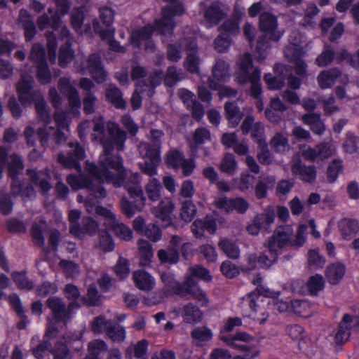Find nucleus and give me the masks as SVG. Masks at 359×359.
Here are the masks:
<instances>
[{
  "label": "nucleus",
  "mask_w": 359,
  "mask_h": 359,
  "mask_svg": "<svg viewBox=\"0 0 359 359\" xmlns=\"http://www.w3.org/2000/svg\"><path fill=\"white\" fill-rule=\"evenodd\" d=\"M107 130L108 137L101 138L103 154L100 157L99 163L106 170L111 168L118 172L124 169L123 159L120 156H112L111 154L114 147L118 151L124 149L127 134L115 124L108 126Z\"/></svg>",
  "instance_id": "nucleus-1"
},
{
  "label": "nucleus",
  "mask_w": 359,
  "mask_h": 359,
  "mask_svg": "<svg viewBox=\"0 0 359 359\" xmlns=\"http://www.w3.org/2000/svg\"><path fill=\"white\" fill-rule=\"evenodd\" d=\"M89 175L87 176L77 177L69 175L67 181L69 185L74 189H87L92 196L96 199H103L107 196V191L102 184L106 182V173H110L109 170L101 169L95 165H90L88 168Z\"/></svg>",
  "instance_id": "nucleus-2"
},
{
  "label": "nucleus",
  "mask_w": 359,
  "mask_h": 359,
  "mask_svg": "<svg viewBox=\"0 0 359 359\" xmlns=\"http://www.w3.org/2000/svg\"><path fill=\"white\" fill-rule=\"evenodd\" d=\"M161 280L172 293L189 299L191 297L200 306H207L209 301L205 292L201 289L198 283L191 277H185L182 283L178 282L175 276L169 272H164L161 276Z\"/></svg>",
  "instance_id": "nucleus-3"
},
{
  "label": "nucleus",
  "mask_w": 359,
  "mask_h": 359,
  "mask_svg": "<svg viewBox=\"0 0 359 359\" xmlns=\"http://www.w3.org/2000/svg\"><path fill=\"white\" fill-rule=\"evenodd\" d=\"M106 182L112 184L114 187H123L129 194L130 201L136 204V207L142 209L145 205L146 197L140 184V175L138 173H128L126 170L116 173H106Z\"/></svg>",
  "instance_id": "nucleus-4"
},
{
  "label": "nucleus",
  "mask_w": 359,
  "mask_h": 359,
  "mask_svg": "<svg viewBox=\"0 0 359 359\" xmlns=\"http://www.w3.org/2000/svg\"><path fill=\"white\" fill-rule=\"evenodd\" d=\"M306 230L307 226L305 224H300L296 235L294 236L292 226L288 224L279 226L267 242L271 244V246H273L277 250L282 249L288 245L297 248L304 244Z\"/></svg>",
  "instance_id": "nucleus-5"
},
{
  "label": "nucleus",
  "mask_w": 359,
  "mask_h": 359,
  "mask_svg": "<svg viewBox=\"0 0 359 359\" xmlns=\"http://www.w3.org/2000/svg\"><path fill=\"white\" fill-rule=\"evenodd\" d=\"M253 60L250 53H245L239 62V72L237 73V82L241 85L250 83L249 90H262L261 83V71L255 68L252 73L249 70L252 67Z\"/></svg>",
  "instance_id": "nucleus-6"
},
{
  "label": "nucleus",
  "mask_w": 359,
  "mask_h": 359,
  "mask_svg": "<svg viewBox=\"0 0 359 359\" xmlns=\"http://www.w3.org/2000/svg\"><path fill=\"white\" fill-rule=\"evenodd\" d=\"M229 65L224 60H216L212 70V75L208 77V86L210 90H233L224 85L229 79Z\"/></svg>",
  "instance_id": "nucleus-7"
},
{
  "label": "nucleus",
  "mask_w": 359,
  "mask_h": 359,
  "mask_svg": "<svg viewBox=\"0 0 359 359\" xmlns=\"http://www.w3.org/2000/svg\"><path fill=\"white\" fill-rule=\"evenodd\" d=\"M19 99L23 105L29 106L34 102L39 118L46 123L50 121V117L46 109V104L40 91H19Z\"/></svg>",
  "instance_id": "nucleus-8"
},
{
  "label": "nucleus",
  "mask_w": 359,
  "mask_h": 359,
  "mask_svg": "<svg viewBox=\"0 0 359 359\" xmlns=\"http://www.w3.org/2000/svg\"><path fill=\"white\" fill-rule=\"evenodd\" d=\"M354 323L355 326L359 330V315L355 317L346 313L343 316L341 320L337 327L332 331L333 342L336 345H341L349 340L351 336V323Z\"/></svg>",
  "instance_id": "nucleus-9"
},
{
  "label": "nucleus",
  "mask_w": 359,
  "mask_h": 359,
  "mask_svg": "<svg viewBox=\"0 0 359 359\" xmlns=\"http://www.w3.org/2000/svg\"><path fill=\"white\" fill-rule=\"evenodd\" d=\"M6 163H7L8 175L11 178L18 177L24 169V163L21 156L14 153L8 157L7 151L3 147H0V179L3 177Z\"/></svg>",
  "instance_id": "nucleus-10"
},
{
  "label": "nucleus",
  "mask_w": 359,
  "mask_h": 359,
  "mask_svg": "<svg viewBox=\"0 0 359 359\" xmlns=\"http://www.w3.org/2000/svg\"><path fill=\"white\" fill-rule=\"evenodd\" d=\"M278 19L271 13L264 12L259 18V29L260 32L269 36L272 42H278L283 36V33L278 30Z\"/></svg>",
  "instance_id": "nucleus-11"
},
{
  "label": "nucleus",
  "mask_w": 359,
  "mask_h": 359,
  "mask_svg": "<svg viewBox=\"0 0 359 359\" xmlns=\"http://www.w3.org/2000/svg\"><path fill=\"white\" fill-rule=\"evenodd\" d=\"M155 32V27L151 24H147L139 29L133 30L130 36V42L135 48H140L143 41H145V49L154 51L155 45L151 41Z\"/></svg>",
  "instance_id": "nucleus-12"
},
{
  "label": "nucleus",
  "mask_w": 359,
  "mask_h": 359,
  "mask_svg": "<svg viewBox=\"0 0 359 359\" xmlns=\"http://www.w3.org/2000/svg\"><path fill=\"white\" fill-rule=\"evenodd\" d=\"M291 171L293 175L304 183L313 184L316 182L317 171L313 165H306L299 160L291 165Z\"/></svg>",
  "instance_id": "nucleus-13"
},
{
  "label": "nucleus",
  "mask_w": 359,
  "mask_h": 359,
  "mask_svg": "<svg viewBox=\"0 0 359 359\" xmlns=\"http://www.w3.org/2000/svg\"><path fill=\"white\" fill-rule=\"evenodd\" d=\"M26 174L29 181L39 187L43 194H47L50 190L51 185L49 182L50 177L48 170H37L35 169H27Z\"/></svg>",
  "instance_id": "nucleus-14"
},
{
  "label": "nucleus",
  "mask_w": 359,
  "mask_h": 359,
  "mask_svg": "<svg viewBox=\"0 0 359 359\" xmlns=\"http://www.w3.org/2000/svg\"><path fill=\"white\" fill-rule=\"evenodd\" d=\"M87 67L91 76L97 83H101L106 80L107 74L99 55L92 53L88 56Z\"/></svg>",
  "instance_id": "nucleus-15"
},
{
  "label": "nucleus",
  "mask_w": 359,
  "mask_h": 359,
  "mask_svg": "<svg viewBox=\"0 0 359 359\" xmlns=\"http://www.w3.org/2000/svg\"><path fill=\"white\" fill-rule=\"evenodd\" d=\"M46 305L52 311L56 322L66 323L69 320L66 304L62 299L57 297H50L46 300Z\"/></svg>",
  "instance_id": "nucleus-16"
},
{
  "label": "nucleus",
  "mask_w": 359,
  "mask_h": 359,
  "mask_svg": "<svg viewBox=\"0 0 359 359\" xmlns=\"http://www.w3.org/2000/svg\"><path fill=\"white\" fill-rule=\"evenodd\" d=\"M19 20L24 30V36L26 42H30L36 34V27L30 14L27 10L20 11Z\"/></svg>",
  "instance_id": "nucleus-17"
},
{
  "label": "nucleus",
  "mask_w": 359,
  "mask_h": 359,
  "mask_svg": "<svg viewBox=\"0 0 359 359\" xmlns=\"http://www.w3.org/2000/svg\"><path fill=\"white\" fill-rule=\"evenodd\" d=\"M341 76V72L337 67L322 71L317 77L318 85L322 89L330 88Z\"/></svg>",
  "instance_id": "nucleus-18"
},
{
  "label": "nucleus",
  "mask_w": 359,
  "mask_h": 359,
  "mask_svg": "<svg viewBox=\"0 0 359 359\" xmlns=\"http://www.w3.org/2000/svg\"><path fill=\"white\" fill-rule=\"evenodd\" d=\"M74 233H72L74 236L83 238L86 235L93 236L96 233L98 224L95 220L91 217H85L82 219L81 224L79 225L78 227H73Z\"/></svg>",
  "instance_id": "nucleus-19"
},
{
  "label": "nucleus",
  "mask_w": 359,
  "mask_h": 359,
  "mask_svg": "<svg viewBox=\"0 0 359 359\" xmlns=\"http://www.w3.org/2000/svg\"><path fill=\"white\" fill-rule=\"evenodd\" d=\"M133 278L135 286L140 290L150 291L154 287V278L144 270H137L133 272Z\"/></svg>",
  "instance_id": "nucleus-20"
},
{
  "label": "nucleus",
  "mask_w": 359,
  "mask_h": 359,
  "mask_svg": "<svg viewBox=\"0 0 359 359\" xmlns=\"http://www.w3.org/2000/svg\"><path fill=\"white\" fill-rule=\"evenodd\" d=\"M302 121L304 124L309 126L311 131L316 135H320L325 130V126L319 114H305L302 116Z\"/></svg>",
  "instance_id": "nucleus-21"
},
{
  "label": "nucleus",
  "mask_w": 359,
  "mask_h": 359,
  "mask_svg": "<svg viewBox=\"0 0 359 359\" xmlns=\"http://www.w3.org/2000/svg\"><path fill=\"white\" fill-rule=\"evenodd\" d=\"M345 266L339 262L329 265L325 270V277L329 283L337 285L344 277Z\"/></svg>",
  "instance_id": "nucleus-22"
},
{
  "label": "nucleus",
  "mask_w": 359,
  "mask_h": 359,
  "mask_svg": "<svg viewBox=\"0 0 359 359\" xmlns=\"http://www.w3.org/2000/svg\"><path fill=\"white\" fill-rule=\"evenodd\" d=\"M161 149L159 143L141 142L138 146L140 155L146 159L161 161Z\"/></svg>",
  "instance_id": "nucleus-23"
},
{
  "label": "nucleus",
  "mask_w": 359,
  "mask_h": 359,
  "mask_svg": "<svg viewBox=\"0 0 359 359\" xmlns=\"http://www.w3.org/2000/svg\"><path fill=\"white\" fill-rule=\"evenodd\" d=\"M267 250L258 256V264L262 268H269L278 258V250L268 242L265 244Z\"/></svg>",
  "instance_id": "nucleus-24"
},
{
  "label": "nucleus",
  "mask_w": 359,
  "mask_h": 359,
  "mask_svg": "<svg viewBox=\"0 0 359 359\" xmlns=\"http://www.w3.org/2000/svg\"><path fill=\"white\" fill-rule=\"evenodd\" d=\"M225 15L219 6L215 4H212L204 12V18L211 27L218 25Z\"/></svg>",
  "instance_id": "nucleus-25"
},
{
  "label": "nucleus",
  "mask_w": 359,
  "mask_h": 359,
  "mask_svg": "<svg viewBox=\"0 0 359 359\" xmlns=\"http://www.w3.org/2000/svg\"><path fill=\"white\" fill-rule=\"evenodd\" d=\"M137 244L140 255V264L143 266H149L154 255L151 245L144 239H139Z\"/></svg>",
  "instance_id": "nucleus-26"
},
{
  "label": "nucleus",
  "mask_w": 359,
  "mask_h": 359,
  "mask_svg": "<svg viewBox=\"0 0 359 359\" xmlns=\"http://www.w3.org/2000/svg\"><path fill=\"white\" fill-rule=\"evenodd\" d=\"M224 109L229 126L232 128L236 127L243 118V113L240 111L239 108L231 102H226L225 103Z\"/></svg>",
  "instance_id": "nucleus-27"
},
{
  "label": "nucleus",
  "mask_w": 359,
  "mask_h": 359,
  "mask_svg": "<svg viewBox=\"0 0 359 359\" xmlns=\"http://www.w3.org/2000/svg\"><path fill=\"white\" fill-rule=\"evenodd\" d=\"M74 57V50L72 47V42L67 40L62 44L58 53V65L62 68L66 67Z\"/></svg>",
  "instance_id": "nucleus-28"
},
{
  "label": "nucleus",
  "mask_w": 359,
  "mask_h": 359,
  "mask_svg": "<svg viewBox=\"0 0 359 359\" xmlns=\"http://www.w3.org/2000/svg\"><path fill=\"white\" fill-rule=\"evenodd\" d=\"M157 257L161 264H176L180 260V252L177 248L168 247L160 249L157 252Z\"/></svg>",
  "instance_id": "nucleus-29"
},
{
  "label": "nucleus",
  "mask_w": 359,
  "mask_h": 359,
  "mask_svg": "<svg viewBox=\"0 0 359 359\" xmlns=\"http://www.w3.org/2000/svg\"><path fill=\"white\" fill-rule=\"evenodd\" d=\"M218 246L220 250L230 259H237L240 256L238 245L231 239L222 238L219 241Z\"/></svg>",
  "instance_id": "nucleus-30"
},
{
  "label": "nucleus",
  "mask_w": 359,
  "mask_h": 359,
  "mask_svg": "<svg viewBox=\"0 0 359 359\" xmlns=\"http://www.w3.org/2000/svg\"><path fill=\"white\" fill-rule=\"evenodd\" d=\"M220 339L228 346L238 349L243 344L241 342H250L253 340L252 337L246 332H237L233 335L221 336Z\"/></svg>",
  "instance_id": "nucleus-31"
},
{
  "label": "nucleus",
  "mask_w": 359,
  "mask_h": 359,
  "mask_svg": "<svg viewBox=\"0 0 359 359\" xmlns=\"http://www.w3.org/2000/svg\"><path fill=\"white\" fill-rule=\"evenodd\" d=\"M163 79V72L161 69H153L142 81V87L149 88V90H155L161 84Z\"/></svg>",
  "instance_id": "nucleus-32"
},
{
  "label": "nucleus",
  "mask_w": 359,
  "mask_h": 359,
  "mask_svg": "<svg viewBox=\"0 0 359 359\" xmlns=\"http://www.w3.org/2000/svg\"><path fill=\"white\" fill-rule=\"evenodd\" d=\"M339 227L344 239H349L352 235L356 234L359 230V224L357 220L346 218L339 222Z\"/></svg>",
  "instance_id": "nucleus-33"
},
{
  "label": "nucleus",
  "mask_w": 359,
  "mask_h": 359,
  "mask_svg": "<svg viewBox=\"0 0 359 359\" xmlns=\"http://www.w3.org/2000/svg\"><path fill=\"white\" fill-rule=\"evenodd\" d=\"M50 353L53 359H72V354L67 345V342L57 340L53 346H50Z\"/></svg>",
  "instance_id": "nucleus-34"
},
{
  "label": "nucleus",
  "mask_w": 359,
  "mask_h": 359,
  "mask_svg": "<svg viewBox=\"0 0 359 359\" xmlns=\"http://www.w3.org/2000/svg\"><path fill=\"white\" fill-rule=\"evenodd\" d=\"M336 57V52L334 48L330 44H325L323 46V51L316 57L315 63L318 67H326L330 65Z\"/></svg>",
  "instance_id": "nucleus-35"
},
{
  "label": "nucleus",
  "mask_w": 359,
  "mask_h": 359,
  "mask_svg": "<svg viewBox=\"0 0 359 359\" xmlns=\"http://www.w3.org/2000/svg\"><path fill=\"white\" fill-rule=\"evenodd\" d=\"M255 217L261 223L264 231L269 232L270 226L274 222L276 212L272 206L269 205L264 210L262 213L258 214Z\"/></svg>",
  "instance_id": "nucleus-36"
},
{
  "label": "nucleus",
  "mask_w": 359,
  "mask_h": 359,
  "mask_svg": "<svg viewBox=\"0 0 359 359\" xmlns=\"http://www.w3.org/2000/svg\"><path fill=\"white\" fill-rule=\"evenodd\" d=\"M183 312L184 320L187 323H196L202 318V312L193 303L185 305L183 308Z\"/></svg>",
  "instance_id": "nucleus-37"
},
{
  "label": "nucleus",
  "mask_w": 359,
  "mask_h": 359,
  "mask_svg": "<svg viewBox=\"0 0 359 359\" xmlns=\"http://www.w3.org/2000/svg\"><path fill=\"white\" fill-rule=\"evenodd\" d=\"M105 332L110 339L116 343H122L126 337L125 328L113 320Z\"/></svg>",
  "instance_id": "nucleus-38"
},
{
  "label": "nucleus",
  "mask_w": 359,
  "mask_h": 359,
  "mask_svg": "<svg viewBox=\"0 0 359 359\" xmlns=\"http://www.w3.org/2000/svg\"><path fill=\"white\" fill-rule=\"evenodd\" d=\"M211 135L206 128L201 127L195 130L192 138L190 140V147L196 149L198 146L204 144L206 141L210 140Z\"/></svg>",
  "instance_id": "nucleus-39"
},
{
  "label": "nucleus",
  "mask_w": 359,
  "mask_h": 359,
  "mask_svg": "<svg viewBox=\"0 0 359 359\" xmlns=\"http://www.w3.org/2000/svg\"><path fill=\"white\" fill-rule=\"evenodd\" d=\"M237 167V162L233 154H226L221 160L219 169L229 175H233L236 172Z\"/></svg>",
  "instance_id": "nucleus-40"
},
{
  "label": "nucleus",
  "mask_w": 359,
  "mask_h": 359,
  "mask_svg": "<svg viewBox=\"0 0 359 359\" xmlns=\"http://www.w3.org/2000/svg\"><path fill=\"white\" fill-rule=\"evenodd\" d=\"M111 228L116 236L122 240L128 241L133 238L132 230L126 224L120 222L116 219L111 222Z\"/></svg>",
  "instance_id": "nucleus-41"
},
{
  "label": "nucleus",
  "mask_w": 359,
  "mask_h": 359,
  "mask_svg": "<svg viewBox=\"0 0 359 359\" xmlns=\"http://www.w3.org/2000/svg\"><path fill=\"white\" fill-rule=\"evenodd\" d=\"M264 81L267 85L268 90H282L285 83V76L283 74L273 75L266 73L264 76Z\"/></svg>",
  "instance_id": "nucleus-42"
},
{
  "label": "nucleus",
  "mask_w": 359,
  "mask_h": 359,
  "mask_svg": "<svg viewBox=\"0 0 359 359\" xmlns=\"http://www.w3.org/2000/svg\"><path fill=\"white\" fill-rule=\"evenodd\" d=\"M81 301L87 306H97L100 304V295L95 285L91 284L88 286L87 294L81 297Z\"/></svg>",
  "instance_id": "nucleus-43"
},
{
  "label": "nucleus",
  "mask_w": 359,
  "mask_h": 359,
  "mask_svg": "<svg viewBox=\"0 0 359 359\" xmlns=\"http://www.w3.org/2000/svg\"><path fill=\"white\" fill-rule=\"evenodd\" d=\"M174 209L172 201H161L155 208L156 216L165 222H170V215Z\"/></svg>",
  "instance_id": "nucleus-44"
},
{
  "label": "nucleus",
  "mask_w": 359,
  "mask_h": 359,
  "mask_svg": "<svg viewBox=\"0 0 359 359\" xmlns=\"http://www.w3.org/2000/svg\"><path fill=\"white\" fill-rule=\"evenodd\" d=\"M161 189V184L156 178L150 179L145 187L149 199L154 202L158 201Z\"/></svg>",
  "instance_id": "nucleus-45"
},
{
  "label": "nucleus",
  "mask_w": 359,
  "mask_h": 359,
  "mask_svg": "<svg viewBox=\"0 0 359 359\" xmlns=\"http://www.w3.org/2000/svg\"><path fill=\"white\" fill-rule=\"evenodd\" d=\"M185 158L182 152L177 149H172L168 151L165 157V163L170 168L175 170H180V165Z\"/></svg>",
  "instance_id": "nucleus-46"
},
{
  "label": "nucleus",
  "mask_w": 359,
  "mask_h": 359,
  "mask_svg": "<svg viewBox=\"0 0 359 359\" xmlns=\"http://www.w3.org/2000/svg\"><path fill=\"white\" fill-rule=\"evenodd\" d=\"M308 292L311 295H316L325 286V282L321 275L316 274L311 276L306 284Z\"/></svg>",
  "instance_id": "nucleus-47"
},
{
  "label": "nucleus",
  "mask_w": 359,
  "mask_h": 359,
  "mask_svg": "<svg viewBox=\"0 0 359 359\" xmlns=\"http://www.w3.org/2000/svg\"><path fill=\"white\" fill-rule=\"evenodd\" d=\"M197 209L195 204L190 200H187L182 203L180 209V217L186 222H190L196 216Z\"/></svg>",
  "instance_id": "nucleus-48"
},
{
  "label": "nucleus",
  "mask_w": 359,
  "mask_h": 359,
  "mask_svg": "<svg viewBox=\"0 0 359 359\" xmlns=\"http://www.w3.org/2000/svg\"><path fill=\"white\" fill-rule=\"evenodd\" d=\"M218 30L219 34L232 39V36L239 32V24L235 20H226L221 25Z\"/></svg>",
  "instance_id": "nucleus-49"
},
{
  "label": "nucleus",
  "mask_w": 359,
  "mask_h": 359,
  "mask_svg": "<svg viewBox=\"0 0 359 359\" xmlns=\"http://www.w3.org/2000/svg\"><path fill=\"white\" fill-rule=\"evenodd\" d=\"M271 41L269 39V36L266 34H262L259 36L256 46V50L258 53L257 57L259 60H263L266 59L268 54L267 51L271 46Z\"/></svg>",
  "instance_id": "nucleus-50"
},
{
  "label": "nucleus",
  "mask_w": 359,
  "mask_h": 359,
  "mask_svg": "<svg viewBox=\"0 0 359 359\" xmlns=\"http://www.w3.org/2000/svg\"><path fill=\"white\" fill-rule=\"evenodd\" d=\"M133 201H130L126 196H123L120 201L121 212L127 217L131 218L137 212H140L142 208L136 207Z\"/></svg>",
  "instance_id": "nucleus-51"
},
{
  "label": "nucleus",
  "mask_w": 359,
  "mask_h": 359,
  "mask_svg": "<svg viewBox=\"0 0 359 359\" xmlns=\"http://www.w3.org/2000/svg\"><path fill=\"white\" fill-rule=\"evenodd\" d=\"M106 100L116 109H124L126 101L123 98L121 91H106Z\"/></svg>",
  "instance_id": "nucleus-52"
},
{
  "label": "nucleus",
  "mask_w": 359,
  "mask_h": 359,
  "mask_svg": "<svg viewBox=\"0 0 359 359\" xmlns=\"http://www.w3.org/2000/svg\"><path fill=\"white\" fill-rule=\"evenodd\" d=\"M29 59L32 62L36 63V65L46 62V50L44 47L39 43L34 44L32 47Z\"/></svg>",
  "instance_id": "nucleus-53"
},
{
  "label": "nucleus",
  "mask_w": 359,
  "mask_h": 359,
  "mask_svg": "<svg viewBox=\"0 0 359 359\" xmlns=\"http://www.w3.org/2000/svg\"><path fill=\"white\" fill-rule=\"evenodd\" d=\"M200 58L198 54L188 53L184 60V66L191 74H199Z\"/></svg>",
  "instance_id": "nucleus-54"
},
{
  "label": "nucleus",
  "mask_w": 359,
  "mask_h": 359,
  "mask_svg": "<svg viewBox=\"0 0 359 359\" xmlns=\"http://www.w3.org/2000/svg\"><path fill=\"white\" fill-rule=\"evenodd\" d=\"M186 277H191L192 280H194V278H198L205 282H208L212 279L210 271L199 265L190 267L189 269V274L187 275Z\"/></svg>",
  "instance_id": "nucleus-55"
},
{
  "label": "nucleus",
  "mask_w": 359,
  "mask_h": 359,
  "mask_svg": "<svg viewBox=\"0 0 359 359\" xmlns=\"http://www.w3.org/2000/svg\"><path fill=\"white\" fill-rule=\"evenodd\" d=\"M343 148L346 153L359 154V137L351 133H348L343 143Z\"/></svg>",
  "instance_id": "nucleus-56"
},
{
  "label": "nucleus",
  "mask_w": 359,
  "mask_h": 359,
  "mask_svg": "<svg viewBox=\"0 0 359 359\" xmlns=\"http://www.w3.org/2000/svg\"><path fill=\"white\" fill-rule=\"evenodd\" d=\"M36 78L42 84H48L51 81V72L48 62L36 65Z\"/></svg>",
  "instance_id": "nucleus-57"
},
{
  "label": "nucleus",
  "mask_w": 359,
  "mask_h": 359,
  "mask_svg": "<svg viewBox=\"0 0 359 359\" xmlns=\"http://www.w3.org/2000/svg\"><path fill=\"white\" fill-rule=\"evenodd\" d=\"M147 76V69L140 65H133L130 70V79L135 82L136 88L142 86V81ZM135 90H137L135 88Z\"/></svg>",
  "instance_id": "nucleus-58"
},
{
  "label": "nucleus",
  "mask_w": 359,
  "mask_h": 359,
  "mask_svg": "<svg viewBox=\"0 0 359 359\" xmlns=\"http://www.w3.org/2000/svg\"><path fill=\"white\" fill-rule=\"evenodd\" d=\"M12 277L20 289L29 290L34 287V283L29 280L25 272H15L12 274Z\"/></svg>",
  "instance_id": "nucleus-59"
},
{
  "label": "nucleus",
  "mask_w": 359,
  "mask_h": 359,
  "mask_svg": "<svg viewBox=\"0 0 359 359\" xmlns=\"http://www.w3.org/2000/svg\"><path fill=\"white\" fill-rule=\"evenodd\" d=\"M112 320H107L103 316H99L94 318L91 322V329L94 333H102L107 330Z\"/></svg>",
  "instance_id": "nucleus-60"
},
{
  "label": "nucleus",
  "mask_w": 359,
  "mask_h": 359,
  "mask_svg": "<svg viewBox=\"0 0 359 359\" xmlns=\"http://www.w3.org/2000/svg\"><path fill=\"white\" fill-rule=\"evenodd\" d=\"M191 337L199 342L210 341L212 337V332L206 327H198L191 332Z\"/></svg>",
  "instance_id": "nucleus-61"
},
{
  "label": "nucleus",
  "mask_w": 359,
  "mask_h": 359,
  "mask_svg": "<svg viewBox=\"0 0 359 359\" xmlns=\"http://www.w3.org/2000/svg\"><path fill=\"white\" fill-rule=\"evenodd\" d=\"M180 80L181 78L180 74L174 66L169 67L167 69L166 74L165 75L163 74V81L166 87L172 88Z\"/></svg>",
  "instance_id": "nucleus-62"
},
{
  "label": "nucleus",
  "mask_w": 359,
  "mask_h": 359,
  "mask_svg": "<svg viewBox=\"0 0 359 359\" xmlns=\"http://www.w3.org/2000/svg\"><path fill=\"white\" fill-rule=\"evenodd\" d=\"M58 161L65 167L68 168H74L77 172H81V166L79 161L76 160L72 155L67 154V156L59 154L57 157Z\"/></svg>",
  "instance_id": "nucleus-63"
},
{
  "label": "nucleus",
  "mask_w": 359,
  "mask_h": 359,
  "mask_svg": "<svg viewBox=\"0 0 359 359\" xmlns=\"http://www.w3.org/2000/svg\"><path fill=\"white\" fill-rule=\"evenodd\" d=\"M342 169L343 166L341 161H332V163L328 165L327 170V181L330 183L334 182L338 177L339 173L342 171Z\"/></svg>",
  "instance_id": "nucleus-64"
}]
</instances>
